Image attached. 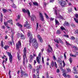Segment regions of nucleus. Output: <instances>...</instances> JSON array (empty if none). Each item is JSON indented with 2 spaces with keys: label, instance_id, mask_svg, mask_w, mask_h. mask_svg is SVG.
Returning <instances> with one entry per match:
<instances>
[{
  "label": "nucleus",
  "instance_id": "nucleus-41",
  "mask_svg": "<svg viewBox=\"0 0 78 78\" xmlns=\"http://www.w3.org/2000/svg\"><path fill=\"white\" fill-rule=\"evenodd\" d=\"M71 40H75V37L73 36H72L71 37Z\"/></svg>",
  "mask_w": 78,
  "mask_h": 78
},
{
  "label": "nucleus",
  "instance_id": "nucleus-31",
  "mask_svg": "<svg viewBox=\"0 0 78 78\" xmlns=\"http://www.w3.org/2000/svg\"><path fill=\"white\" fill-rule=\"evenodd\" d=\"M73 48H74V49H75V50H78V48L76 47V46H74L73 47Z\"/></svg>",
  "mask_w": 78,
  "mask_h": 78
},
{
  "label": "nucleus",
  "instance_id": "nucleus-4",
  "mask_svg": "<svg viewBox=\"0 0 78 78\" xmlns=\"http://www.w3.org/2000/svg\"><path fill=\"white\" fill-rule=\"evenodd\" d=\"M23 27H26L28 29L31 28V26H30V25L29 23H28V22L27 21L26 22L25 24L23 25Z\"/></svg>",
  "mask_w": 78,
  "mask_h": 78
},
{
  "label": "nucleus",
  "instance_id": "nucleus-59",
  "mask_svg": "<svg viewBox=\"0 0 78 78\" xmlns=\"http://www.w3.org/2000/svg\"><path fill=\"white\" fill-rule=\"evenodd\" d=\"M17 57L19 60H20V56L19 55V54H18L17 55Z\"/></svg>",
  "mask_w": 78,
  "mask_h": 78
},
{
  "label": "nucleus",
  "instance_id": "nucleus-64",
  "mask_svg": "<svg viewBox=\"0 0 78 78\" xmlns=\"http://www.w3.org/2000/svg\"><path fill=\"white\" fill-rule=\"evenodd\" d=\"M17 19H20V16L19 15H18V16H17Z\"/></svg>",
  "mask_w": 78,
  "mask_h": 78
},
{
  "label": "nucleus",
  "instance_id": "nucleus-26",
  "mask_svg": "<svg viewBox=\"0 0 78 78\" xmlns=\"http://www.w3.org/2000/svg\"><path fill=\"white\" fill-rule=\"evenodd\" d=\"M44 14L45 16V17H46V19H49V17H48V16L47 14H46L45 13H44Z\"/></svg>",
  "mask_w": 78,
  "mask_h": 78
},
{
  "label": "nucleus",
  "instance_id": "nucleus-57",
  "mask_svg": "<svg viewBox=\"0 0 78 78\" xmlns=\"http://www.w3.org/2000/svg\"><path fill=\"white\" fill-rule=\"evenodd\" d=\"M24 76L25 77H26L27 76H28V75L27 74L25 73L24 74Z\"/></svg>",
  "mask_w": 78,
  "mask_h": 78
},
{
  "label": "nucleus",
  "instance_id": "nucleus-28",
  "mask_svg": "<svg viewBox=\"0 0 78 78\" xmlns=\"http://www.w3.org/2000/svg\"><path fill=\"white\" fill-rule=\"evenodd\" d=\"M8 53V55L9 57H11V56H12H12L11 55V54L9 52H7Z\"/></svg>",
  "mask_w": 78,
  "mask_h": 78
},
{
  "label": "nucleus",
  "instance_id": "nucleus-1",
  "mask_svg": "<svg viewBox=\"0 0 78 78\" xmlns=\"http://www.w3.org/2000/svg\"><path fill=\"white\" fill-rule=\"evenodd\" d=\"M32 42L33 43V45H34V47L35 48V49H37L38 48V43L37 42L36 39H34L32 40Z\"/></svg>",
  "mask_w": 78,
  "mask_h": 78
},
{
  "label": "nucleus",
  "instance_id": "nucleus-54",
  "mask_svg": "<svg viewBox=\"0 0 78 78\" xmlns=\"http://www.w3.org/2000/svg\"><path fill=\"white\" fill-rule=\"evenodd\" d=\"M20 36V34L19 33H18L17 34V37L19 38V37Z\"/></svg>",
  "mask_w": 78,
  "mask_h": 78
},
{
  "label": "nucleus",
  "instance_id": "nucleus-6",
  "mask_svg": "<svg viewBox=\"0 0 78 78\" xmlns=\"http://www.w3.org/2000/svg\"><path fill=\"white\" fill-rule=\"evenodd\" d=\"M54 41L55 42H57L58 44H59V42H60L62 44H63V42L61 40H60V38H58V39H54Z\"/></svg>",
  "mask_w": 78,
  "mask_h": 78
},
{
  "label": "nucleus",
  "instance_id": "nucleus-52",
  "mask_svg": "<svg viewBox=\"0 0 78 78\" xmlns=\"http://www.w3.org/2000/svg\"><path fill=\"white\" fill-rule=\"evenodd\" d=\"M71 26H72V27H73L74 28V27H75V24H74L73 23L71 24Z\"/></svg>",
  "mask_w": 78,
  "mask_h": 78
},
{
  "label": "nucleus",
  "instance_id": "nucleus-21",
  "mask_svg": "<svg viewBox=\"0 0 78 78\" xmlns=\"http://www.w3.org/2000/svg\"><path fill=\"white\" fill-rule=\"evenodd\" d=\"M58 18H59V19H62V20H64V17H63L61 15H59L58 16Z\"/></svg>",
  "mask_w": 78,
  "mask_h": 78
},
{
  "label": "nucleus",
  "instance_id": "nucleus-7",
  "mask_svg": "<svg viewBox=\"0 0 78 78\" xmlns=\"http://www.w3.org/2000/svg\"><path fill=\"white\" fill-rule=\"evenodd\" d=\"M22 11L24 13L27 12L29 17L30 16V11H29V10L27 9V10H25V9H22Z\"/></svg>",
  "mask_w": 78,
  "mask_h": 78
},
{
  "label": "nucleus",
  "instance_id": "nucleus-15",
  "mask_svg": "<svg viewBox=\"0 0 78 78\" xmlns=\"http://www.w3.org/2000/svg\"><path fill=\"white\" fill-rule=\"evenodd\" d=\"M39 15L41 18V21H44V16H43V15H42V13H39Z\"/></svg>",
  "mask_w": 78,
  "mask_h": 78
},
{
  "label": "nucleus",
  "instance_id": "nucleus-42",
  "mask_svg": "<svg viewBox=\"0 0 78 78\" xmlns=\"http://www.w3.org/2000/svg\"><path fill=\"white\" fill-rule=\"evenodd\" d=\"M38 27H39V23H37V26H36V30L38 29Z\"/></svg>",
  "mask_w": 78,
  "mask_h": 78
},
{
  "label": "nucleus",
  "instance_id": "nucleus-8",
  "mask_svg": "<svg viewBox=\"0 0 78 78\" xmlns=\"http://www.w3.org/2000/svg\"><path fill=\"white\" fill-rule=\"evenodd\" d=\"M49 48L47 49V51H48V53H50V52H51L52 51H53V49L50 46V45H49L48 46Z\"/></svg>",
  "mask_w": 78,
  "mask_h": 78
},
{
  "label": "nucleus",
  "instance_id": "nucleus-12",
  "mask_svg": "<svg viewBox=\"0 0 78 78\" xmlns=\"http://www.w3.org/2000/svg\"><path fill=\"white\" fill-rule=\"evenodd\" d=\"M67 73L64 72L63 74V75L65 78L68 77V78H70V75L69 74L67 75H66Z\"/></svg>",
  "mask_w": 78,
  "mask_h": 78
},
{
  "label": "nucleus",
  "instance_id": "nucleus-32",
  "mask_svg": "<svg viewBox=\"0 0 78 78\" xmlns=\"http://www.w3.org/2000/svg\"><path fill=\"white\" fill-rule=\"evenodd\" d=\"M69 61L70 62V63H72V58L70 57L69 59Z\"/></svg>",
  "mask_w": 78,
  "mask_h": 78
},
{
  "label": "nucleus",
  "instance_id": "nucleus-43",
  "mask_svg": "<svg viewBox=\"0 0 78 78\" xmlns=\"http://www.w3.org/2000/svg\"><path fill=\"white\" fill-rule=\"evenodd\" d=\"M14 33L13 32L12 33V34L11 36V37H12V39H13V37H14Z\"/></svg>",
  "mask_w": 78,
  "mask_h": 78
},
{
  "label": "nucleus",
  "instance_id": "nucleus-2",
  "mask_svg": "<svg viewBox=\"0 0 78 78\" xmlns=\"http://www.w3.org/2000/svg\"><path fill=\"white\" fill-rule=\"evenodd\" d=\"M27 36H28V37H30V40L29 41V44L30 45V44H31V42H32V39H33V35H31V32H29V33H27Z\"/></svg>",
  "mask_w": 78,
  "mask_h": 78
},
{
  "label": "nucleus",
  "instance_id": "nucleus-46",
  "mask_svg": "<svg viewBox=\"0 0 78 78\" xmlns=\"http://www.w3.org/2000/svg\"><path fill=\"white\" fill-rule=\"evenodd\" d=\"M44 57H42V63H44Z\"/></svg>",
  "mask_w": 78,
  "mask_h": 78
},
{
  "label": "nucleus",
  "instance_id": "nucleus-50",
  "mask_svg": "<svg viewBox=\"0 0 78 78\" xmlns=\"http://www.w3.org/2000/svg\"><path fill=\"white\" fill-rule=\"evenodd\" d=\"M66 45H69L71 46V44H70V43L67 42V41H66Z\"/></svg>",
  "mask_w": 78,
  "mask_h": 78
},
{
  "label": "nucleus",
  "instance_id": "nucleus-17",
  "mask_svg": "<svg viewBox=\"0 0 78 78\" xmlns=\"http://www.w3.org/2000/svg\"><path fill=\"white\" fill-rule=\"evenodd\" d=\"M21 38L22 39H25V36L23 35L22 34H21Z\"/></svg>",
  "mask_w": 78,
  "mask_h": 78
},
{
  "label": "nucleus",
  "instance_id": "nucleus-16",
  "mask_svg": "<svg viewBox=\"0 0 78 78\" xmlns=\"http://www.w3.org/2000/svg\"><path fill=\"white\" fill-rule=\"evenodd\" d=\"M20 73L21 74L20 76V77L23 78V75H24V74H23V73H25V72H23V70H21Z\"/></svg>",
  "mask_w": 78,
  "mask_h": 78
},
{
  "label": "nucleus",
  "instance_id": "nucleus-13",
  "mask_svg": "<svg viewBox=\"0 0 78 78\" xmlns=\"http://www.w3.org/2000/svg\"><path fill=\"white\" fill-rule=\"evenodd\" d=\"M37 37L39 39V41L41 42H43V40H42V37H41V36H40V35H38L37 36Z\"/></svg>",
  "mask_w": 78,
  "mask_h": 78
},
{
  "label": "nucleus",
  "instance_id": "nucleus-63",
  "mask_svg": "<svg viewBox=\"0 0 78 78\" xmlns=\"http://www.w3.org/2000/svg\"><path fill=\"white\" fill-rule=\"evenodd\" d=\"M76 44H77V43H78V38L76 39Z\"/></svg>",
  "mask_w": 78,
  "mask_h": 78
},
{
  "label": "nucleus",
  "instance_id": "nucleus-29",
  "mask_svg": "<svg viewBox=\"0 0 78 78\" xmlns=\"http://www.w3.org/2000/svg\"><path fill=\"white\" fill-rule=\"evenodd\" d=\"M64 25V26H69V23L68 22H65Z\"/></svg>",
  "mask_w": 78,
  "mask_h": 78
},
{
  "label": "nucleus",
  "instance_id": "nucleus-35",
  "mask_svg": "<svg viewBox=\"0 0 78 78\" xmlns=\"http://www.w3.org/2000/svg\"><path fill=\"white\" fill-rule=\"evenodd\" d=\"M55 24L56 25H59V22L57 20H56V19H55Z\"/></svg>",
  "mask_w": 78,
  "mask_h": 78
},
{
  "label": "nucleus",
  "instance_id": "nucleus-36",
  "mask_svg": "<svg viewBox=\"0 0 78 78\" xmlns=\"http://www.w3.org/2000/svg\"><path fill=\"white\" fill-rule=\"evenodd\" d=\"M74 20L75 22H76V23H78V19H77L74 18Z\"/></svg>",
  "mask_w": 78,
  "mask_h": 78
},
{
  "label": "nucleus",
  "instance_id": "nucleus-38",
  "mask_svg": "<svg viewBox=\"0 0 78 78\" xmlns=\"http://www.w3.org/2000/svg\"><path fill=\"white\" fill-rule=\"evenodd\" d=\"M47 75H46V78H50V76H49V75H48V72H47L46 73Z\"/></svg>",
  "mask_w": 78,
  "mask_h": 78
},
{
  "label": "nucleus",
  "instance_id": "nucleus-9",
  "mask_svg": "<svg viewBox=\"0 0 78 78\" xmlns=\"http://www.w3.org/2000/svg\"><path fill=\"white\" fill-rule=\"evenodd\" d=\"M21 46V43L20 42V41H19L18 42V43L16 44V47L17 48H19V47H20Z\"/></svg>",
  "mask_w": 78,
  "mask_h": 78
},
{
  "label": "nucleus",
  "instance_id": "nucleus-53",
  "mask_svg": "<svg viewBox=\"0 0 78 78\" xmlns=\"http://www.w3.org/2000/svg\"><path fill=\"white\" fill-rule=\"evenodd\" d=\"M64 36L65 37H67V38L69 37V35H68L64 34Z\"/></svg>",
  "mask_w": 78,
  "mask_h": 78
},
{
  "label": "nucleus",
  "instance_id": "nucleus-18",
  "mask_svg": "<svg viewBox=\"0 0 78 78\" xmlns=\"http://www.w3.org/2000/svg\"><path fill=\"white\" fill-rule=\"evenodd\" d=\"M33 5L34 6H39V4H38V3L37 2H33Z\"/></svg>",
  "mask_w": 78,
  "mask_h": 78
},
{
  "label": "nucleus",
  "instance_id": "nucleus-3",
  "mask_svg": "<svg viewBox=\"0 0 78 78\" xmlns=\"http://www.w3.org/2000/svg\"><path fill=\"white\" fill-rule=\"evenodd\" d=\"M42 65H40L39 66H37V69H36V71L37 73H36V75H39V69H42Z\"/></svg>",
  "mask_w": 78,
  "mask_h": 78
},
{
  "label": "nucleus",
  "instance_id": "nucleus-48",
  "mask_svg": "<svg viewBox=\"0 0 78 78\" xmlns=\"http://www.w3.org/2000/svg\"><path fill=\"white\" fill-rule=\"evenodd\" d=\"M3 41H1V46L2 47H3Z\"/></svg>",
  "mask_w": 78,
  "mask_h": 78
},
{
  "label": "nucleus",
  "instance_id": "nucleus-62",
  "mask_svg": "<svg viewBox=\"0 0 78 78\" xmlns=\"http://www.w3.org/2000/svg\"><path fill=\"white\" fill-rule=\"evenodd\" d=\"M59 72H60V71L59 70V69H57V73H59Z\"/></svg>",
  "mask_w": 78,
  "mask_h": 78
},
{
  "label": "nucleus",
  "instance_id": "nucleus-25",
  "mask_svg": "<svg viewBox=\"0 0 78 78\" xmlns=\"http://www.w3.org/2000/svg\"><path fill=\"white\" fill-rule=\"evenodd\" d=\"M61 32L60 30H58L56 32L57 34H61Z\"/></svg>",
  "mask_w": 78,
  "mask_h": 78
},
{
  "label": "nucleus",
  "instance_id": "nucleus-51",
  "mask_svg": "<svg viewBox=\"0 0 78 78\" xmlns=\"http://www.w3.org/2000/svg\"><path fill=\"white\" fill-rule=\"evenodd\" d=\"M4 48L5 49V50H7L8 48H9V47L7 46H5L4 47Z\"/></svg>",
  "mask_w": 78,
  "mask_h": 78
},
{
  "label": "nucleus",
  "instance_id": "nucleus-23",
  "mask_svg": "<svg viewBox=\"0 0 78 78\" xmlns=\"http://www.w3.org/2000/svg\"><path fill=\"white\" fill-rule=\"evenodd\" d=\"M58 61L59 62V63H61V62H62V60H61V59L60 58H58V60L57 61V62H58Z\"/></svg>",
  "mask_w": 78,
  "mask_h": 78
},
{
  "label": "nucleus",
  "instance_id": "nucleus-39",
  "mask_svg": "<svg viewBox=\"0 0 78 78\" xmlns=\"http://www.w3.org/2000/svg\"><path fill=\"white\" fill-rule=\"evenodd\" d=\"M2 11H3V12H4V13H5L6 11H7V10H6V9H2Z\"/></svg>",
  "mask_w": 78,
  "mask_h": 78
},
{
  "label": "nucleus",
  "instance_id": "nucleus-60",
  "mask_svg": "<svg viewBox=\"0 0 78 78\" xmlns=\"http://www.w3.org/2000/svg\"><path fill=\"white\" fill-rule=\"evenodd\" d=\"M38 56L40 58H41V53H40L39 54Z\"/></svg>",
  "mask_w": 78,
  "mask_h": 78
},
{
  "label": "nucleus",
  "instance_id": "nucleus-20",
  "mask_svg": "<svg viewBox=\"0 0 78 78\" xmlns=\"http://www.w3.org/2000/svg\"><path fill=\"white\" fill-rule=\"evenodd\" d=\"M7 22H8L9 23L12 25V20H10L8 21H7Z\"/></svg>",
  "mask_w": 78,
  "mask_h": 78
},
{
  "label": "nucleus",
  "instance_id": "nucleus-30",
  "mask_svg": "<svg viewBox=\"0 0 78 78\" xmlns=\"http://www.w3.org/2000/svg\"><path fill=\"white\" fill-rule=\"evenodd\" d=\"M60 28H61V30H66V29H65V28L63 26H61L60 27Z\"/></svg>",
  "mask_w": 78,
  "mask_h": 78
},
{
  "label": "nucleus",
  "instance_id": "nucleus-34",
  "mask_svg": "<svg viewBox=\"0 0 78 78\" xmlns=\"http://www.w3.org/2000/svg\"><path fill=\"white\" fill-rule=\"evenodd\" d=\"M54 62H53V61H52L51 62V66L52 67H53L54 66Z\"/></svg>",
  "mask_w": 78,
  "mask_h": 78
},
{
  "label": "nucleus",
  "instance_id": "nucleus-56",
  "mask_svg": "<svg viewBox=\"0 0 78 78\" xmlns=\"http://www.w3.org/2000/svg\"><path fill=\"white\" fill-rule=\"evenodd\" d=\"M66 53L65 52V53L64 54V57L65 58V59H66L67 57H66Z\"/></svg>",
  "mask_w": 78,
  "mask_h": 78
},
{
  "label": "nucleus",
  "instance_id": "nucleus-11",
  "mask_svg": "<svg viewBox=\"0 0 78 78\" xmlns=\"http://www.w3.org/2000/svg\"><path fill=\"white\" fill-rule=\"evenodd\" d=\"M34 19H36V17L35 16V15H32L31 16V20L33 22L34 21Z\"/></svg>",
  "mask_w": 78,
  "mask_h": 78
},
{
  "label": "nucleus",
  "instance_id": "nucleus-44",
  "mask_svg": "<svg viewBox=\"0 0 78 78\" xmlns=\"http://www.w3.org/2000/svg\"><path fill=\"white\" fill-rule=\"evenodd\" d=\"M63 67H65L66 66V64L65 63V62H64V60L63 61Z\"/></svg>",
  "mask_w": 78,
  "mask_h": 78
},
{
  "label": "nucleus",
  "instance_id": "nucleus-27",
  "mask_svg": "<svg viewBox=\"0 0 78 78\" xmlns=\"http://www.w3.org/2000/svg\"><path fill=\"white\" fill-rule=\"evenodd\" d=\"M23 65H25V58L26 59H27V57H23Z\"/></svg>",
  "mask_w": 78,
  "mask_h": 78
},
{
  "label": "nucleus",
  "instance_id": "nucleus-19",
  "mask_svg": "<svg viewBox=\"0 0 78 78\" xmlns=\"http://www.w3.org/2000/svg\"><path fill=\"white\" fill-rule=\"evenodd\" d=\"M36 61L38 64H40V63H41V62L39 61V57H37Z\"/></svg>",
  "mask_w": 78,
  "mask_h": 78
},
{
  "label": "nucleus",
  "instance_id": "nucleus-10",
  "mask_svg": "<svg viewBox=\"0 0 78 78\" xmlns=\"http://www.w3.org/2000/svg\"><path fill=\"white\" fill-rule=\"evenodd\" d=\"M27 49L26 48H24L23 50V57H27Z\"/></svg>",
  "mask_w": 78,
  "mask_h": 78
},
{
  "label": "nucleus",
  "instance_id": "nucleus-58",
  "mask_svg": "<svg viewBox=\"0 0 78 78\" xmlns=\"http://www.w3.org/2000/svg\"><path fill=\"white\" fill-rule=\"evenodd\" d=\"M33 78H36V75L34 74L33 75Z\"/></svg>",
  "mask_w": 78,
  "mask_h": 78
},
{
  "label": "nucleus",
  "instance_id": "nucleus-14",
  "mask_svg": "<svg viewBox=\"0 0 78 78\" xmlns=\"http://www.w3.org/2000/svg\"><path fill=\"white\" fill-rule=\"evenodd\" d=\"M54 9H55V13L54 14L55 15H56L57 16V17H58V13H57V11L58 10V9L57 8V7H56L55 8H53Z\"/></svg>",
  "mask_w": 78,
  "mask_h": 78
},
{
  "label": "nucleus",
  "instance_id": "nucleus-5",
  "mask_svg": "<svg viewBox=\"0 0 78 78\" xmlns=\"http://www.w3.org/2000/svg\"><path fill=\"white\" fill-rule=\"evenodd\" d=\"M60 4L62 7H65V6L66 5V2L63 0H62L60 2Z\"/></svg>",
  "mask_w": 78,
  "mask_h": 78
},
{
  "label": "nucleus",
  "instance_id": "nucleus-47",
  "mask_svg": "<svg viewBox=\"0 0 78 78\" xmlns=\"http://www.w3.org/2000/svg\"><path fill=\"white\" fill-rule=\"evenodd\" d=\"M75 34H78V30H75V32H74Z\"/></svg>",
  "mask_w": 78,
  "mask_h": 78
},
{
  "label": "nucleus",
  "instance_id": "nucleus-24",
  "mask_svg": "<svg viewBox=\"0 0 78 78\" xmlns=\"http://www.w3.org/2000/svg\"><path fill=\"white\" fill-rule=\"evenodd\" d=\"M33 55H31L30 56V62H31V61L33 60Z\"/></svg>",
  "mask_w": 78,
  "mask_h": 78
},
{
  "label": "nucleus",
  "instance_id": "nucleus-55",
  "mask_svg": "<svg viewBox=\"0 0 78 78\" xmlns=\"http://www.w3.org/2000/svg\"><path fill=\"white\" fill-rule=\"evenodd\" d=\"M67 70L68 71V72H71V70H70V69L69 68H67Z\"/></svg>",
  "mask_w": 78,
  "mask_h": 78
},
{
  "label": "nucleus",
  "instance_id": "nucleus-49",
  "mask_svg": "<svg viewBox=\"0 0 78 78\" xmlns=\"http://www.w3.org/2000/svg\"><path fill=\"white\" fill-rule=\"evenodd\" d=\"M29 67L30 69H31L32 68V66H31V65L30 64H29Z\"/></svg>",
  "mask_w": 78,
  "mask_h": 78
},
{
  "label": "nucleus",
  "instance_id": "nucleus-37",
  "mask_svg": "<svg viewBox=\"0 0 78 78\" xmlns=\"http://www.w3.org/2000/svg\"><path fill=\"white\" fill-rule=\"evenodd\" d=\"M12 8H16V5H15V4H12Z\"/></svg>",
  "mask_w": 78,
  "mask_h": 78
},
{
  "label": "nucleus",
  "instance_id": "nucleus-40",
  "mask_svg": "<svg viewBox=\"0 0 78 78\" xmlns=\"http://www.w3.org/2000/svg\"><path fill=\"white\" fill-rule=\"evenodd\" d=\"M70 56H72V57H76V55H72V54H70Z\"/></svg>",
  "mask_w": 78,
  "mask_h": 78
},
{
  "label": "nucleus",
  "instance_id": "nucleus-22",
  "mask_svg": "<svg viewBox=\"0 0 78 78\" xmlns=\"http://www.w3.org/2000/svg\"><path fill=\"white\" fill-rule=\"evenodd\" d=\"M9 59L10 62L11 63H12V56L9 57Z\"/></svg>",
  "mask_w": 78,
  "mask_h": 78
},
{
  "label": "nucleus",
  "instance_id": "nucleus-61",
  "mask_svg": "<svg viewBox=\"0 0 78 78\" xmlns=\"http://www.w3.org/2000/svg\"><path fill=\"white\" fill-rule=\"evenodd\" d=\"M75 16L76 18H78V15L77 14H75Z\"/></svg>",
  "mask_w": 78,
  "mask_h": 78
},
{
  "label": "nucleus",
  "instance_id": "nucleus-45",
  "mask_svg": "<svg viewBox=\"0 0 78 78\" xmlns=\"http://www.w3.org/2000/svg\"><path fill=\"white\" fill-rule=\"evenodd\" d=\"M73 70H74V71H75V72H77V70H76V69L75 68V67H73Z\"/></svg>",
  "mask_w": 78,
  "mask_h": 78
},
{
  "label": "nucleus",
  "instance_id": "nucleus-33",
  "mask_svg": "<svg viewBox=\"0 0 78 78\" xmlns=\"http://www.w3.org/2000/svg\"><path fill=\"white\" fill-rule=\"evenodd\" d=\"M8 23H9L7 21V22H4V23L6 27V26H7V25H8Z\"/></svg>",
  "mask_w": 78,
  "mask_h": 78
}]
</instances>
